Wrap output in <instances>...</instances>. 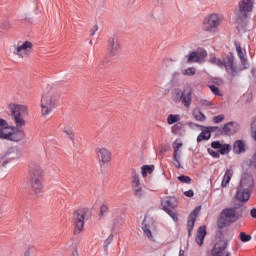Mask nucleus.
<instances>
[{
  "instance_id": "obj_53",
  "label": "nucleus",
  "mask_w": 256,
  "mask_h": 256,
  "mask_svg": "<svg viewBox=\"0 0 256 256\" xmlns=\"http://www.w3.org/2000/svg\"><path fill=\"white\" fill-rule=\"evenodd\" d=\"M236 51H237V55H238L239 59H243V57H245V55L243 54V49L241 48V46H236Z\"/></svg>"
},
{
  "instance_id": "obj_26",
  "label": "nucleus",
  "mask_w": 256,
  "mask_h": 256,
  "mask_svg": "<svg viewBox=\"0 0 256 256\" xmlns=\"http://www.w3.org/2000/svg\"><path fill=\"white\" fill-rule=\"evenodd\" d=\"M180 120L181 116H179V114H170L168 115L167 123L168 125H175V123H179Z\"/></svg>"
},
{
  "instance_id": "obj_42",
  "label": "nucleus",
  "mask_w": 256,
  "mask_h": 256,
  "mask_svg": "<svg viewBox=\"0 0 256 256\" xmlns=\"http://www.w3.org/2000/svg\"><path fill=\"white\" fill-rule=\"evenodd\" d=\"M196 235H199L201 237H207V227L206 226H200L198 228V231H197Z\"/></svg>"
},
{
  "instance_id": "obj_56",
  "label": "nucleus",
  "mask_w": 256,
  "mask_h": 256,
  "mask_svg": "<svg viewBox=\"0 0 256 256\" xmlns=\"http://www.w3.org/2000/svg\"><path fill=\"white\" fill-rule=\"evenodd\" d=\"M201 103L204 107H211L213 105V103L209 102L208 100H202Z\"/></svg>"
},
{
  "instance_id": "obj_29",
  "label": "nucleus",
  "mask_w": 256,
  "mask_h": 256,
  "mask_svg": "<svg viewBox=\"0 0 256 256\" xmlns=\"http://www.w3.org/2000/svg\"><path fill=\"white\" fill-rule=\"evenodd\" d=\"M193 117L196 121L203 122L207 120V116H205L201 110H194Z\"/></svg>"
},
{
  "instance_id": "obj_19",
  "label": "nucleus",
  "mask_w": 256,
  "mask_h": 256,
  "mask_svg": "<svg viewBox=\"0 0 256 256\" xmlns=\"http://www.w3.org/2000/svg\"><path fill=\"white\" fill-rule=\"evenodd\" d=\"M233 151L236 155H241V153H245L247 151V145L243 140H236L233 144Z\"/></svg>"
},
{
  "instance_id": "obj_11",
  "label": "nucleus",
  "mask_w": 256,
  "mask_h": 256,
  "mask_svg": "<svg viewBox=\"0 0 256 256\" xmlns=\"http://www.w3.org/2000/svg\"><path fill=\"white\" fill-rule=\"evenodd\" d=\"M205 57H207V50L203 48H198L196 51H192L186 56L187 63H201Z\"/></svg>"
},
{
  "instance_id": "obj_33",
  "label": "nucleus",
  "mask_w": 256,
  "mask_h": 256,
  "mask_svg": "<svg viewBox=\"0 0 256 256\" xmlns=\"http://www.w3.org/2000/svg\"><path fill=\"white\" fill-rule=\"evenodd\" d=\"M132 189L134 191L135 197L138 199H141L145 195V191H143L141 186H133Z\"/></svg>"
},
{
  "instance_id": "obj_34",
  "label": "nucleus",
  "mask_w": 256,
  "mask_h": 256,
  "mask_svg": "<svg viewBox=\"0 0 256 256\" xmlns=\"http://www.w3.org/2000/svg\"><path fill=\"white\" fill-rule=\"evenodd\" d=\"M238 238L240 239V241L242 243H249V241H251L252 237L250 234H247L245 232H240Z\"/></svg>"
},
{
  "instance_id": "obj_14",
  "label": "nucleus",
  "mask_w": 256,
  "mask_h": 256,
  "mask_svg": "<svg viewBox=\"0 0 256 256\" xmlns=\"http://www.w3.org/2000/svg\"><path fill=\"white\" fill-rule=\"evenodd\" d=\"M161 206L163 211L175 210L177 209V198L166 197L161 201Z\"/></svg>"
},
{
  "instance_id": "obj_24",
  "label": "nucleus",
  "mask_w": 256,
  "mask_h": 256,
  "mask_svg": "<svg viewBox=\"0 0 256 256\" xmlns=\"http://www.w3.org/2000/svg\"><path fill=\"white\" fill-rule=\"evenodd\" d=\"M4 157H8L9 159H17L19 157L18 150L15 147H10Z\"/></svg>"
},
{
  "instance_id": "obj_7",
  "label": "nucleus",
  "mask_w": 256,
  "mask_h": 256,
  "mask_svg": "<svg viewBox=\"0 0 256 256\" xmlns=\"http://www.w3.org/2000/svg\"><path fill=\"white\" fill-rule=\"evenodd\" d=\"M87 213L89 210L87 208H80L75 210L73 213V221L75 225L74 233H81L85 227V219H87Z\"/></svg>"
},
{
  "instance_id": "obj_8",
  "label": "nucleus",
  "mask_w": 256,
  "mask_h": 256,
  "mask_svg": "<svg viewBox=\"0 0 256 256\" xmlns=\"http://www.w3.org/2000/svg\"><path fill=\"white\" fill-rule=\"evenodd\" d=\"M219 25H221V18H219V15L213 13L204 18L202 29L208 33H213Z\"/></svg>"
},
{
  "instance_id": "obj_52",
  "label": "nucleus",
  "mask_w": 256,
  "mask_h": 256,
  "mask_svg": "<svg viewBox=\"0 0 256 256\" xmlns=\"http://www.w3.org/2000/svg\"><path fill=\"white\" fill-rule=\"evenodd\" d=\"M251 133L254 135V139L256 141V118L251 123Z\"/></svg>"
},
{
  "instance_id": "obj_54",
  "label": "nucleus",
  "mask_w": 256,
  "mask_h": 256,
  "mask_svg": "<svg viewBox=\"0 0 256 256\" xmlns=\"http://www.w3.org/2000/svg\"><path fill=\"white\" fill-rule=\"evenodd\" d=\"M184 195H185V197H194L195 192L193 191V189H190L188 191H185Z\"/></svg>"
},
{
  "instance_id": "obj_2",
  "label": "nucleus",
  "mask_w": 256,
  "mask_h": 256,
  "mask_svg": "<svg viewBox=\"0 0 256 256\" xmlns=\"http://www.w3.org/2000/svg\"><path fill=\"white\" fill-rule=\"evenodd\" d=\"M238 207H242L241 204L222 210L216 222V226L220 231L221 229H225V227H229L231 223H235V221H238V219L243 217V208H241L240 211H237Z\"/></svg>"
},
{
  "instance_id": "obj_13",
  "label": "nucleus",
  "mask_w": 256,
  "mask_h": 256,
  "mask_svg": "<svg viewBox=\"0 0 256 256\" xmlns=\"http://www.w3.org/2000/svg\"><path fill=\"white\" fill-rule=\"evenodd\" d=\"M96 153L100 161V167H103V165L111 161V151H109L107 148H98Z\"/></svg>"
},
{
  "instance_id": "obj_20",
  "label": "nucleus",
  "mask_w": 256,
  "mask_h": 256,
  "mask_svg": "<svg viewBox=\"0 0 256 256\" xmlns=\"http://www.w3.org/2000/svg\"><path fill=\"white\" fill-rule=\"evenodd\" d=\"M189 127H198L199 129H205L206 130V133L207 135H210L211 137V134L212 133H215V131H219V126H203V125H200V124H196V123H193V122H189L188 123Z\"/></svg>"
},
{
  "instance_id": "obj_16",
  "label": "nucleus",
  "mask_w": 256,
  "mask_h": 256,
  "mask_svg": "<svg viewBox=\"0 0 256 256\" xmlns=\"http://www.w3.org/2000/svg\"><path fill=\"white\" fill-rule=\"evenodd\" d=\"M108 56L117 57L119 55V42L115 41V38H109L108 40Z\"/></svg>"
},
{
  "instance_id": "obj_62",
  "label": "nucleus",
  "mask_w": 256,
  "mask_h": 256,
  "mask_svg": "<svg viewBox=\"0 0 256 256\" xmlns=\"http://www.w3.org/2000/svg\"><path fill=\"white\" fill-rule=\"evenodd\" d=\"M11 160H5L2 162V167H7V164H9Z\"/></svg>"
},
{
  "instance_id": "obj_44",
  "label": "nucleus",
  "mask_w": 256,
  "mask_h": 256,
  "mask_svg": "<svg viewBox=\"0 0 256 256\" xmlns=\"http://www.w3.org/2000/svg\"><path fill=\"white\" fill-rule=\"evenodd\" d=\"M0 129H3V133H5V129H9V123L7 120L0 118Z\"/></svg>"
},
{
  "instance_id": "obj_39",
  "label": "nucleus",
  "mask_w": 256,
  "mask_h": 256,
  "mask_svg": "<svg viewBox=\"0 0 256 256\" xmlns=\"http://www.w3.org/2000/svg\"><path fill=\"white\" fill-rule=\"evenodd\" d=\"M165 213H167V215H169V217H171V219L177 223V221H179V217H177V213H175V210H164Z\"/></svg>"
},
{
  "instance_id": "obj_25",
  "label": "nucleus",
  "mask_w": 256,
  "mask_h": 256,
  "mask_svg": "<svg viewBox=\"0 0 256 256\" xmlns=\"http://www.w3.org/2000/svg\"><path fill=\"white\" fill-rule=\"evenodd\" d=\"M153 171H155V165H143L141 167L142 177H147L148 174L151 175Z\"/></svg>"
},
{
  "instance_id": "obj_31",
  "label": "nucleus",
  "mask_w": 256,
  "mask_h": 256,
  "mask_svg": "<svg viewBox=\"0 0 256 256\" xmlns=\"http://www.w3.org/2000/svg\"><path fill=\"white\" fill-rule=\"evenodd\" d=\"M218 151H219L220 155H228V153H231V145L230 144H221V147Z\"/></svg>"
},
{
  "instance_id": "obj_59",
  "label": "nucleus",
  "mask_w": 256,
  "mask_h": 256,
  "mask_svg": "<svg viewBox=\"0 0 256 256\" xmlns=\"http://www.w3.org/2000/svg\"><path fill=\"white\" fill-rule=\"evenodd\" d=\"M11 27V25L9 24V22L5 21L4 23H2V29H9Z\"/></svg>"
},
{
  "instance_id": "obj_22",
  "label": "nucleus",
  "mask_w": 256,
  "mask_h": 256,
  "mask_svg": "<svg viewBox=\"0 0 256 256\" xmlns=\"http://www.w3.org/2000/svg\"><path fill=\"white\" fill-rule=\"evenodd\" d=\"M142 231L150 241H153V233L151 232V225L147 224V221L142 222Z\"/></svg>"
},
{
  "instance_id": "obj_35",
  "label": "nucleus",
  "mask_w": 256,
  "mask_h": 256,
  "mask_svg": "<svg viewBox=\"0 0 256 256\" xmlns=\"http://www.w3.org/2000/svg\"><path fill=\"white\" fill-rule=\"evenodd\" d=\"M177 179L180 181V183H185L186 185H191V182L193 181L191 177L183 174L178 176Z\"/></svg>"
},
{
  "instance_id": "obj_36",
  "label": "nucleus",
  "mask_w": 256,
  "mask_h": 256,
  "mask_svg": "<svg viewBox=\"0 0 256 256\" xmlns=\"http://www.w3.org/2000/svg\"><path fill=\"white\" fill-rule=\"evenodd\" d=\"M113 241V234H110L108 238L104 241V251L105 253H109V245H111Z\"/></svg>"
},
{
  "instance_id": "obj_57",
  "label": "nucleus",
  "mask_w": 256,
  "mask_h": 256,
  "mask_svg": "<svg viewBox=\"0 0 256 256\" xmlns=\"http://www.w3.org/2000/svg\"><path fill=\"white\" fill-rule=\"evenodd\" d=\"M250 165L256 168V153L252 156V160H250Z\"/></svg>"
},
{
  "instance_id": "obj_30",
  "label": "nucleus",
  "mask_w": 256,
  "mask_h": 256,
  "mask_svg": "<svg viewBox=\"0 0 256 256\" xmlns=\"http://www.w3.org/2000/svg\"><path fill=\"white\" fill-rule=\"evenodd\" d=\"M132 187H141V182L139 180V174L135 170H132Z\"/></svg>"
},
{
  "instance_id": "obj_43",
  "label": "nucleus",
  "mask_w": 256,
  "mask_h": 256,
  "mask_svg": "<svg viewBox=\"0 0 256 256\" xmlns=\"http://www.w3.org/2000/svg\"><path fill=\"white\" fill-rule=\"evenodd\" d=\"M239 132V123L233 122V125L230 127V133L231 135H235V133Z\"/></svg>"
},
{
  "instance_id": "obj_63",
  "label": "nucleus",
  "mask_w": 256,
  "mask_h": 256,
  "mask_svg": "<svg viewBox=\"0 0 256 256\" xmlns=\"http://www.w3.org/2000/svg\"><path fill=\"white\" fill-rule=\"evenodd\" d=\"M179 256H185V250L180 249V251H179Z\"/></svg>"
},
{
  "instance_id": "obj_47",
  "label": "nucleus",
  "mask_w": 256,
  "mask_h": 256,
  "mask_svg": "<svg viewBox=\"0 0 256 256\" xmlns=\"http://www.w3.org/2000/svg\"><path fill=\"white\" fill-rule=\"evenodd\" d=\"M209 88L214 95H218V97H221V92L219 91V87L215 85H210Z\"/></svg>"
},
{
  "instance_id": "obj_3",
  "label": "nucleus",
  "mask_w": 256,
  "mask_h": 256,
  "mask_svg": "<svg viewBox=\"0 0 256 256\" xmlns=\"http://www.w3.org/2000/svg\"><path fill=\"white\" fill-rule=\"evenodd\" d=\"M30 185L36 195L43 193V169L39 165L30 166Z\"/></svg>"
},
{
  "instance_id": "obj_61",
  "label": "nucleus",
  "mask_w": 256,
  "mask_h": 256,
  "mask_svg": "<svg viewBox=\"0 0 256 256\" xmlns=\"http://www.w3.org/2000/svg\"><path fill=\"white\" fill-rule=\"evenodd\" d=\"M71 256H79V252H77V248H74Z\"/></svg>"
},
{
  "instance_id": "obj_38",
  "label": "nucleus",
  "mask_w": 256,
  "mask_h": 256,
  "mask_svg": "<svg viewBox=\"0 0 256 256\" xmlns=\"http://www.w3.org/2000/svg\"><path fill=\"white\" fill-rule=\"evenodd\" d=\"M123 225V218L121 216H117L113 220V230L117 229V227H121Z\"/></svg>"
},
{
  "instance_id": "obj_48",
  "label": "nucleus",
  "mask_w": 256,
  "mask_h": 256,
  "mask_svg": "<svg viewBox=\"0 0 256 256\" xmlns=\"http://www.w3.org/2000/svg\"><path fill=\"white\" fill-rule=\"evenodd\" d=\"M223 121H225V115H223V114H220V115L215 116L213 118V122L216 123V124H219V123H221Z\"/></svg>"
},
{
  "instance_id": "obj_17",
  "label": "nucleus",
  "mask_w": 256,
  "mask_h": 256,
  "mask_svg": "<svg viewBox=\"0 0 256 256\" xmlns=\"http://www.w3.org/2000/svg\"><path fill=\"white\" fill-rule=\"evenodd\" d=\"M180 147H183V143H178L177 145L173 146V165L176 167V169H181V155H179Z\"/></svg>"
},
{
  "instance_id": "obj_15",
  "label": "nucleus",
  "mask_w": 256,
  "mask_h": 256,
  "mask_svg": "<svg viewBox=\"0 0 256 256\" xmlns=\"http://www.w3.org/2000/svg\"><path fill=\"white\" fill-rule=\"evenodd\" d=\"M236 199L239 203H247L251 199V190L237 187Z\"/></svg>"
},
{
  "instance_id": "obj_60",
  "label": "nucleus",
  "mask_w": 256,
  "mask_h": 256,
  "mask_svg": "<svg viewBox=\"0 0 256 256\" xmlns=\"http://www.w3.org/2000/svg\"><path fill=\"white\" fill-rule=\"evenodd\" d=\"M181 74L179 73V72H174L173 74H172V79H179V76H180Z\"/></svg>"
},
{
  "instance_id": "obj_10",
  "label": "nucleus",
  "mask_w": 256,
  "mask_h": 256,
  "mask_svg": "<svg viewBox=\"0 0 256 256\" xmlns=\"http://www.w3.org/2000/svg\"><path fill=\"white\" fill-rule=\"evenodd\" d=\"M229 242L227 240H220L211 250V256H231V253L227 252Z\"/></svg>"
},
{
  "instance_id": "obj_9",
  "label": "nucleus",
  "mask_w": 256,
  "mask_h": 256,
  "mask_svg": "<svg viewBox=\"0 0 256 256\" xmlns=\"http://www.w3.org/2000/svg\"><path fill=\"white\" fill-rule=\"evenodd\" d=\"M57 106V98L51 94H43L41 99L42 115H49Z\"/></svg>"
},
{
  "instance_id": "obj_18",
  "label": "nucleus",
  "mask_w": 256,
  "mask_h": 256,
  "mask_svg": "<svg viewBox=\"0 0 256 256\" xmlns=\"http://www.w3.org/2000/svg\"><path fill=\"white\" fill-rule=\"evenodd\" d=\"M254 185L253 177H244L240 180L238 188L247 189L248 191H252Z\"/></svg>"
},
{
  "instance_id": "obj_32",
  "label": "nucleus",
  "mask_w": 256,
  "mask_h": 256,
  "mask_svg": "<svg viewBox=\"0 0 256 256\" xmlns=\"http://www.w3.org/2000/svg\"><path fill=\"white\" fill-rule=\"evenodd\" d=\"M181 129H183V122H177L171 127V131L174 135H179V133H181Z\"/></svg>"
},
{
  "instance_id": "obj_21",
  "label": "nucleus",
  "mask_w": 256,
  "mask_h": 256,
  "mask_svg": "<svg viewBox=\"0 0 256 256\" xmlns=\"http://www.w3.org/2000/svg\"><path fill=\"white\" fill-rule=\"evenodd\" d=\"M30 49H33V43L30 41H25L22 45L18 46L15 51L14 55H17L18 57H23V54H21L22 51H29Z\"/></svg>"
},
{
  "instance_id": "obj_5",
  "label": "nucleus",
  "mask_w": 256,
  "mask_h": 256,
  "mask_svg": "<svg viewBox=\"0 0 256 256\" xmlns=\"http://www.w3.org/2000/svg\"><path fill=\"white\" fill-rule=\"evenodd\" d=\"M172 101L174 103H182L186 109H189L193 102V91L189 87H185L183 90L177 88L172 92Z\"/></svg>"
},
{
  "instance_id": "obj_4",
  "label": "nucleus",
  "mask_w": 256,
  "mask_h": 256,
  "mask_svg": "<svg viewBox=\"0 0 256 256\" xmlns=\"http://www.w3.org/2000/svg\"><path fill=\"white\" fill-rule=\"evenodd\" d=\"M210 63L213 65H217L220 69H226L227 73H229L230 67V75L231 77H237L239 75V71H237V66L235 65V56L232 52H229L226 55V59H219L217 57H213L210 59Z\"/></svg>"
},
{
  "instance_id": "obj_40",
  "label": "nucleus",
  "mask_w": 256,
  "mask_h": 256,
  "mask_svg": "<svg viewBox=\"0 0 256 256\" xmlns=\"http://www.w3.org/2000/svg\"><path fill=\"white\" fill-rule=\"evenodd\" d=\"M195 73H197V69H195L194 67L185 69L183 71V75H186L187 77H191V76L195 75Z\"/></svg>"
},
{
  "instance_id": "obj_58",
  "label": "nucleus",
  "mask_w": 256,
  "mask_h": 256,
  "mask_svg": "<svg viewBox=\"0 0 256 256\" xmlns=\"http://www.w3.org/2000/svg\"><path fill=\"white\" fill-rule=\"evenodd\" d=\"M250 215L252 219H256V208H252L250 210Z\"/></svg>"
},
{
  "instance_id": "obj_28",
  "label": "nucleus",
  "mask_w": 256,
  "mask_h": 256,
  "mask_svg": "<svg viewBox=\"0 0 256 256\" xmlns=\"http://www.w3.org/2000/svg\"><path fill=\"white\" fill-rule=\"evenodd\" d=\"M231 125H233V122L224 124L223 128L219 129L220 135H231Z\"/></svg>"
},
{
  "instance_id": "obj_45",
  "label": "nucleus",
  "mask_w": 256,
  "mask_h": 256,
  "mask_svg": "<svg viewBox=\"0 0 256 256\" xmlns=\"http://www.w3.org/2000/svg\"><path fill=\"white\" fill-rule=\"evenodd\" d=\"M37 249L35 247H29L28 250L24 253V256H35Z\"/></svg>"
},
{
  "instance_id": "obj_49",
  "label": "nucleus",
  "mask_w": 256,
  "mask_h": 256,
  "mask_svg": "<svg viewBox=\"0 0 256 256\" xmlns=\"http://www.w3.org/2000/svg\"><path fill=\"white\" fill-rule=\"evenodd\" d=\"M196 243L201 247V245L205 243V236H199V234H196Z\"/></svg>"
},
{
  "instance_id": "obj_64",
  "label": "nucleus",
  "mask_w": 256,
  "mask_h": 256,
  "mask_svg": "<svg viewBox=\"0 0 256 256\" xmlns=\"http://www.w3.org/2000/svg\"><path fill=\"white\" fill-rule=\"evenodd\" d=\"M219 235H223V232L222 231H218Z\"/></svg>"
},
{
  "instance_id": "obj_6",
  "label": "nucleus",
  "mask_w": 256,
  "mask_h": 256,
  "mask_svg": "<svg viewBox=\"0 0 256 256\" xmlns=\"http://www.w3.org/2000/svg\"><path fill=\"white\" fill-rule=\"evenodd\" d=\"M249 13H253V0H241L238 3V23H245L249 17Z\"/></svg>"
},
{
  "instance_id": "obj_1",
  "label": "nucleus",
  "mask_w": 256,
  "mask_h": 256,
  "mask_svg": "<svg viewBox=\"0 0 256 256\" xmlns=\"http://www.w3.org/2000/svg\"><path fill=\"white\" fill-rule=\"evenodd\" d=\"M9 109L14 117V123H16V127H11L12 132L8 133L3 132V128H1L0 139L12 141L14 143H19V141H23L25 139V131L19 128L25 127V119H23V117L28 113L27 106L19 104H10Z\"/></svg>"
},
{
  "instance_id": "obj_27",
  "label": "nucleus",
  "mask_w": 256,
  "mask_h": 256,
  "mask_svg": "<svg viewBox=\"0 0 256 256\" xmlns=\"http://www.w3.org/2000/svg\"><path fill=\"white\" fill-rule=\"evenodd\" d=\"M211 139V135L207 134L205 129H202V132L197 136V143H201L202 141H209Z\"/></svg>"
},
{
  "instance_id": "obj_37",
  "label": "nucleus",
  "mask_w": 256,
  "mask_h": 256,
  "mask_svg": "<svg viewBox=\"0 0 256 256\" xmlns=\"http://www.w3.org/2000/svg\"><path fill=\"white\" fill-rule=\"evenodd\" d=\"M242 68H237L238 74L240 71H245V69H249V63L247 62V58H240Z\"/></svg>"
},
{
  "instance_id": "obj_41",
  "label": "nucleus",
  "mask_w": 256,
  "mask_h": 256,
  "mask_svg": "<svg viewBox=\"0 0 256 256\" xmlns=\"http://www.w3.org/2000/svg\"><path fill=\"white\" fill-rule=\"evenodd\" d=\"M207 152H208L209 155H211V157H213L214 159H220V157H221V154H220L219 150H218V151H215V150H213V149H211V148H208V149H207Z\"/></svg>"
},
{
  "instance_id": "obj_23",
  "label": "nucleus",
  "mask_w": 256,
  "mask_h": 256,
  "mask_svg": "<svg viewBox=\"0 0 256 256\" xmlns=\"http://www.w3.org/2000/svg\"><path fill=\"white\" fill-rule=\"evenodd\" d=\"M231 177H233V170L227 169L225 171V174L223 176V180H222V183H221L222 187H227V185L229 183H231Z\"/></svg>"
},
{
  "instance_id": "obj_46",
  "label": "nucleus",
  "mask_w": 256,
  "mask_h": 256,
  "mask_svg": "<svg viewBox=\"0 0 256 256\" xmlns=\"http://www.w3.org/2000/svg\"><path fill=\"white\" fill-rule=\"evenodd\" d=\"M106 213H109V207H107V205L103 204L100 207V217H105Z\"/></svg>"
},
{
  "instance_id": "obj_55",
  "label": "nucleus",
  "mask_w": 256,
  "mask_h": 256,
  "mask_svg": "<svg viewBox=\"0 0 256 256\" xmlns=\"http://www.w3.org/2000/svg\"><path fill=\"white\" fill-rule=\"evenodd\" d=\"M97 31H99V26L96 24L94 25V28L91 29V37H93V35H95V33H97Z\"/></svg>"
},
{
  "instance_id": "obj_50",
  "label": "nucleus",
  "mask_w": 256,
  "mask_h": 256,
  "mask_svg": "<svg viewBox=\"0 0 256 256\" xmlns=\"http://www.w3.org/2000/svg\"><path fill=\"white\" fill-rule=\"evenodd\" d=\"M64 133L68 135L69 139L72 141V143H75V134L71 130H64Z\"/></svg>"
},
{
  "instance_id": "obj_51",
  "label": "nucleus",
  "mask_w": 256,
  "mask_h": 256,
  "mask_svg": "<svg viewBox=\"0 0 256 256\" xmlns=\"http://www.w3.org/2000/svg\"><path fill=\"white\" fill-rule=\"evenodd\" d=\"M221 145H223V144H221V142L219 140L213 141L211 143L212 149H218V151H219V149H221Z\"/></svg>"
},
{
  "instance_id": "obj_12",
  "label": "nucleus",
  "mask_w": 256,
  "mask_h": 256,
  "mask_svg": "<svg viewBox=\"0 0 256 256\" xmlns=\"http://www.w3.org/2000/svg\"><path fill=\"white\" fill-rule=\"evenodd\" d=\"M199 213H201V206H197L188 216V220H187L188 237H191V233H193V229L195 227V221H197V217H199Z\"/></svg>"
}]
</instances>
